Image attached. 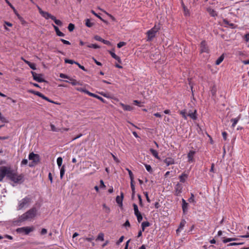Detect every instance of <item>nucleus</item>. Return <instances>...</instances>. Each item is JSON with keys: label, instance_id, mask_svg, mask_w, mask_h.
Segmentation results:
<instances>
[{"label": "nucleus", "instance_id": "1", "mask_svg": "<svg viewBox=\"0 0 249 249\" xmlns=\"http://www.w3.org/2000/svg\"><path fill=\"white\" fill-rule=\"evenodd\" d=\"M37 213V209L36 207H33L19 216L18 221L21 222L31 221L36 216Z\"/></svg>", "mask_w": 249, "mask_h": 249}, {"label": "nucleus", "instance_id": "2", "mask_svg": "<svg viewBox=\"0 0 249 249\" xmlns=\"http://www.w3.org/2000/svg\"><path fill=\"white\" fill-rule=\"evenodd\" d=\"M32 202V199L29 196H25L20 200H18L17 210L19 211L25 209L29 207Z\"/></svg>", "mask_w": 249, "mask_h": 249}, {"label": "nucleus", "instance_id": "3", "mask_svg": "<svg viewBox=\"0 0 249 249\" xmlns=\"http://www.w3.org/2000/svg\"><path fill=\"white\" fill-rule=\"evenodd\" d=\"M8 178L15 183H20L23 181V176L22 175H18L14 173L11 169Z\"/></svg>", "mask_w": 249, "mask_h": 249}, {"label": "nucleus", "instance_id": "4", "mask_svg": "<svg viewBox=\"0 0 249 249\" xmlns=\"http://www.w3.org/2000/svg\"><path fill=\"white\" fill-rule=\"evenodd\" d=\"M160 29V25H155L153 28L148 31L146 33L147 36V40L149 41H151Z\"/></svg>", "mask_w": 249, "mask_h": 249}, {"label": "nucleus", "instance_id": "5", "mask_svg": "<svg viewBox=\"0 0 249 249\" xmlns=\"http://www.w3.org/2000/svg\"><path fill=\"white\" fill-rule=\"evenodd\" d=\"M29 160H32L31 163L29 164V166L32 167L36 165L39 161V156L38 154H36L32 152L29 154Z\"/></svg>", "mask_w": 249, "mask_h": 249}, {"label": "nucleus", "instance_id": "6", "mask_svg": "<svg viewBox=\"0 0 249 249\" xmlns=\"http://www.w3.org/2000/svg\"><path fill=\"white\" fill-rule=\"evenodd\" d=\"M10 168L6 166L0 167V181H2L3 178L6 176L8 177Z\"/></svg>", "mask_w": 249, "mask_h": 249}, {"label": "nucleus", "instance_id": "7", "mask_svg": "<svg viewBox=\"0 0 249 249\" xmlns=\"http://www.w3.org/2000/svg\"><path fill=\"white\" fill-rule=\"evenodd\" d=\"M34 230V228L33 227H24L18 228L17 229V231L18 233H24L25 234H28L30 232L33 231Z\"/></svg>", "mask_w": 249, "mask_h": 249}, {"label": "nucleus", "instance_id": "8", "mask_svg": "<svg viewBox=\"0 0 249 249\" xmlns=\"http://www.w3.org/2000/svg\"><path fill=\"white\" fill-rule=\"evenodd\" d=\"M32 74L33 77V78L36 81L38 82H43L44 81V80L43 78V75L40 74L36 73L35 72L32 71Z\"/></svg>", "mask_w": 249, "mask_h": 249}, {"label": "nucleus", "instance_id": "9", "mask_svg": "<svg viewBox=\"0 0 249 249\" xmlns=\"http://www.w3.org/2000/svg\"><path fill=\"white\" fill-rule=\"evenodd\" d=\"M200 51L201 53H209V49L207 46L205 41H202L201 42Z\"/></svg>", "mask_w": 249, "mask_h": 249}, {"label": "nucleus", "instance_id": "10", "mask_svg": "<svg viewBox=\"0 0 249 249\" xmlns=\"http://www.w3.org/2000/svg\"><path fill=\"white\" fill-rule=\"evenodd\" d=\"M35 95H37L38 96L41 97L42 99L52 103L56 104L55 102L51 100L50 99H49L46 96H44L43 94L41 93L38 92V91H35L33 92Z\"/></svg>", "mask_w": 249, "mask_h": 249}, {"label": "nucleus", "instance_id": "11", "mask_svg": "<svg viewBox=\"0 0 249 249\" xmlns=\"http://www.w3.org/2000/svg\"><path fill=\"white\" fill-rule=\"evenodd\" d=\"M163 161L167 166H169L170 165L174 164L175 163L174 159L170 157L166 158Z\"/></svg>", "mask_w": 249, "mask_h": 249}, {"label": "nucleus", "instance_id": "12", "mask_svg": "<svg viewBox=\"0 0 249 249\" xmlns=\"http://www.w3.org/2000/svg\"><path fill=\"white\" fill-rule=\"evenodd\" d=\"M187 116H189L191 118H192L193 120H196L197 119L196 110H194V111L190 110L189 111L187 112Z\"/></svg>", "mask_w": 249, "mask_h": 249}, {"label": "nucleus", "instance_id": "13", "mask_svg": "<svg viewBox=\"0 0 249 249\" xmlns=\"http://www.w3.org/2000/svg\"><path fill=\"white\" fill-rule=\"evenodd\" d=\"M186 224V221L185 220H182L180 223L179 227L178 229L176 230V232L177 234L179 233L183 229L184 227L185 226V225Z\"/></svg>", "mask_w": 249, "mask_h": 249}, {"label": "nucleus", "instance_id": "14", "mask_svg": "<svg viewBox=\"0 0 249 249\" xmlns=\"http://www.w3.org/2000/svg\"><path fill=\"white\" fill-rule=\"evenodd\" d=\"M182 187L179 183L177 184L175 187V193L177 196H179L182 192Z\"/></svg>", "mask_w": 249, "mask_h": 249}, {"label": "nucleus", "instance_id": "15", "mask_svg": "<svg viewBox=\"0 0 249 249\" xmlns=\"http://www.w3.org/2000/svg\"><path fill=\"white\" fill-rule=\"evenodd\" d=\"M42 17H43L45 18L48 19L51 18L52 19L53 18V16L51 14L47 12H44L43 14L41 15Z\"/></svg>", "mask_w": 249, "mask_h": 249}, {"label": "nucleus", "instance_id": "16", "mask_svg": "<svg viewBox=\"0 0 249 249\" xmlns=\"http://www.w3.org/2000/svg\"><path fill=\"white\" fill-rule=\"evenodd\" d=\"M195 154V152L194 151H190L188 154V159L189 162L193 161V157Z\"/></svg>", "mask_w": 249, "mask_h": 249}, {"label": "nucleus", "instance_id": "17", "mask_svg": "<svg viewBox=\"0 0 249 249\" xmlns=\"http://www.w3.org/2000/svg\"><path fill=\"white\" fill-rule=\"evenodd\" d=\"M53 27L56 32V35L59 36H64L65 35L60 31L59 28L55 25H53Z\"/></svg>", "mask_w": 249, "mask_h": 249}, {"label": "nucleus", "instance_id": "18", "mask_svg": "<svg viewBox=\"0 0 249 249\" xmlns=\"http://www.w3.org/2000/svg\"><path fill=\"white\" fill-rule=\"evenodd\" d=\"M87 94H88L91 97H94L95 98H96L98 99L99 100H100V101H101L102 102H104V99L102 97H101L96 94H95L91 93L89 91H88Z\"/></svg>", "mask_w": 249, "mask_h": 249}, {"label": "nucleus", "instance_id": "19", "mask_svg": "<svg viewBox=\"0 0 249 249\" xmlns=\"http://www.w3.org/2000/svg\"><path fill=\"white\" fill-rule=\"evenodd\" d=\"M121 196H117L116 198V202L121 205H122V202H123V193H121Z\"/></svg>", "mask_w": 249, "mask_h": 249}, {"label": "nucleus", "instance_id": "20", "mask_svg": "<svg viewBox=\"0 0 249 249\" xmlns=\"http://www.w3.org/2000/svg\"><path fill=\"white\" fill-rule=\"evenodd\" d=\"M120 105L122 107V108L125 110L131 111L133 109L132 107L129 105H126L123 103H120Z\"/></svg>", "mask_w": 249, "mask_h": 249}, {"label": "nucleus", "instance_id": "21", "mask_svg": "<svg viewBox=\"0 0 249 249\" xmlns=\"http://www.w3.org/2000/svg\"><path fill=\"white\" fill-rule=\"evenodd\" d=\"M109 53L110 54V55L113 58H114L117 61H118V62L119 63H121V60L120 57L117 56L114 53H113L111 51H109Z\"/></svg>", "mask_w": 249, "mask_h": 249}, {"label": "nucleus", "instance_id": "22", "mask_svg": "<svg viewBox=\"0 0 249 249\" xmlns=\"http://www.w3.org/2000/svg\"><path fill=\"white\" fill-rule=\"evenodd\" d=\"M182 210L183 213H185V212L188 209V203L186 202V201L184 199H182Z\"/></svg>", "mask_w": 249, "mask_h": 249}, {"label": "nucleus", "instance_id": "23", "mask_svg": "<svg viewBox=\"0 0 249 249\" xmlns=\"http://www.w3.org/2000/svg\"><path fill=\"white\" fill-rule=\"evenodd\" d=\"M150 151L151 153L152 154V155L155 158H156V159H157L158 160H160V158L159 157V156L158 155V153L156 150L151 148L150 149Z\"/></svg>", "mask_w": 249, "mask_h": 249}, {"label": "nucleus", "instance_id": "24", "mask_svg": "<svg viewBox=\"0 0 249 249\" xmlns=\"http://www.w3.org/2000/svg\"><path fill=\"white\" fill-rule=\"evenodd\" d=\"M188 175L186 174L183 173L179 176L180 181L182 182H184L186 179L187 178Z\"/></svg>", "mask_w": 249, "mask_h": 249}, {"label": "nucleus", "instance_id": "25", "mask_svg": "<svg viewBox=\"0 0 249 249\" xmlns=\"http://www.w3.org/2000/svg\"><path fill=\"white\" fill-rule=\"evenodd\" d=\"M223 23L226 26H228L231 27V28H233L234 27V24H233L232 23H230L229 21L228 20H227V19L223 20Z\"/></svg>", "mask_w": 249, "mask_h": 249}, {"label": "nucleus", "instance_id": "26", "mask_svg": "<svg viewBox=\"0 0 249 249\" xmlns=\"http://www.w3.org/2000/svg\"><path fill=\"white\" fill-rule=\"evenodd\" d=\"M224 58V54L221 55L215 61V64L216 65H219L223 61Z\"/></svg>", "mask_w": 249, "mask_h": 249}, {"label": "nucleus", "instance_id": "27", "mask_svg": "<svg viewBox=\"0 0 249 249\" xmlns=\"http://www.w3.org/2000/svg\"><path fill=\"white\" fill-rule=\"evenodd\" d=\"M85 24L88 27H91L94 23L91 22L89 19L87 18L85 20Z\"/></svg>", "mask_w": 249, "mask_h": 249}, {"label": "nucleus", "instance_id": "28", "mask_svg": "<svg viewBox=\"0 0 249 249\" xmlns=\"http://www.w3.org/2000/svg\"><path fill=\"white\" fill-rule=\"evenodd\" d=\"M187 111L185 109L182 110L180 111V114L182 115V117L186 120L187 119Z\"/></svg>", "mask_w": 249, "mask_h": 249}, {"label": "nucleus", "instance_id": "29", "mask_svg": "<svg viewBox=\"0 0 249 249\" xmlns=\"http://www.w3.org/2000/svg\"><path fill=\"white\" fill-rule=\"evenodd\" d=\"M150 226V223L147 222H143L142 223V231H144L145 228Z\"/></svg>", "mask_w": 249, "mask_h": 249}, {"label": "nucleus", "instance_id": "30", "mask_svg": "<svg viewBox=\"0 0 249 249\" xmlns=\"http://www.w3.org/2000/svg\"><path fill=\"white\" fill-rule=\"evenodd\" d=\"M239 119L238 118L231 119V121L232 123L231 126L232 127H234L235 125L237 124L238 122Z\"/></svg>", "mask_w": 249, "mask_h": 249}, {"label": "nucleus", "instance_id": "31", "mask_svg": "<svg viewBox=\"0 0 249 249\" xmlns=\"http://www.w3.org/2000/svg\"><path fill=\"white\" fill-rule=\"evenodd\" d=\"M52 20H53L54 22H55V23L56 24H57V25H59V26H62V22H61V21H60L59 19H57L54 16L53 17V18L52 19Z\"/></svg>", "mask_w": 249, "mask_h": 249}, {"label": "nucleus", "instance_id": "32", "mask_svg": "<svg viewBox=\"0 0 249 249\" xmlns=\"http://www.w3.org/2000/svg\"><path fill=\"white\" fill-rule=\"evenodd\" d=\"M50 126H51V130L53 131V132H58V131L61 130L60 129L56 128L54 126V125H53V124H51Z\"/></svg>", "mask_w": 249, "mask_h": 249}, {"label": "nucleus", "instance_id": "33", "mask_svg": "<svg viewBox=\"0 0 249 249\" xmlns=\"http://www.w3.org/2000/svg\"><path fill=\"white\" fill-rule=\"evenodd\" d=\"M126 170L128 171V174L129 175V177H130V180H131V181H134V176H133V174L132 173V172H131V170H130L128 168H126Z\"/></svg>", "mask_w": 249, "mask_h": 249}, {"label": "nucleus", "instance_id": "34", "mask_svg": "<svg viewBox=\"0 0 249 249\" xmlns=\"http://www.w3.org/2000/svg\"><path fill=\"white\" fill-rule=\"evenodd\" d=\"M0 121L2 122V123H8V121H7V120L6 119V118H5L2 114L1 113H0Z\"/></svg>", "mask_w": 249, "mask_h": 249}, {"label": "nucleus", "instance_id": "35", "mask_svg": "<svg viewBox=\"0 0 249 249\" xmlns=\"http://www.w3.org/2000/svg\"><path fill=\"white\" fill-rule=\"evenodd\" d=\"M130 186L132 190V195H134L135 193L134 181H130Z\"/></svg>", "mask_w": 249, "mask_h": 249}, {"label": "nucleus", "instance_id": "36", "mask_svg": "<svg viewBox=\"0 0 249 249\" xmlns=\"http://www.w3.org/2000/svg\"><path fill=\"white\" fill-rule=\"evenodd\" d=\"M62 161H63V160L61 157H58L57 159V163L58 166L59 167L62 165Z\"/></svg>", "mask_w": 249, "mask_h": 249}, {"label": "nucleus", "instance_id": "37", "mask_svg": "<svg viewBox=\"0 0 249 249\" xmlns=\"http://www.w3.org/2000/svg\"><path fill=\"white\" fill-rule=\"evenodd\" d=\"M68 28L70 32H72L74 29V25L72 23H70Z\"/></svg>", "mask_w": 249, "mask_h": 249}, {"label": "nucleus", "instance_id": "38", "mask_svg": "<svg viewBox=\"0 0 249 249\" xmlns=\"http://www.w3.org/2000/svg\"><path fill=\"white\" fill-rule=\"evenodd\" d=\"M97 240H101L102 241H104V234L103 233H100L98 235Z\"/></svg>", "mask_w": 249, "mask_h": 249}, {"label": "nucleus", "instance_id": "39", "mask_svg": "<svg viewBox=\"0 0 249 249\" xmlns=\"http://www.w3.org/2000/svg\"><path fill=\"white\" fill-rule=\"evenodd\" d=\"M222 239H223V240H222L223 242L224 243H226L232 241V238L223 237Z\"/></svg>", "mask_w": 249, "mask_h": 249}, {"label": "nucleus", "instance_id": "40", "mask_svg": "<svg viewBox=\"0 0 249 249\" xmlns=\"http://www.w3.org/2000/svg\"><path fill=\"white\" fill-rule=\"evenodd\" d=\"M65 62L66 63H69V64H76V62L74 61L73 60L68 59H65Z\"/></svg>", "mask_w": 249, "mask_h": 249}, {"label": "nucleus", "instance_id": "41", "mask_svg": "<svg viewBox=\"0 0 249 249\" xmlns=\"http://www.w3.org/2000/svg\"><path fill=\"white\" fill-rule=\"evenodd\" d=\"M65 173V167L63 166L60 169V178H62Z\"/></svg>", "mask_w": 249, "mask_h": 249}, {"label": "nucleus", "instance_id": "42", "mask_svg": "<svg viewBox=\"0 0 249 249\" xmlns=\"http://www.w3.org/2000/svg\"><path fill=\"white\" fill-rule=\"evenodd\" d=\"M70 80L71 81V83L73 86L77 85L78 84V82L76 80H75L74 79H72L71 78H70Z\"/></svg>", "mask_w": 249, "mask_h": 249}, {"label": "nucleus", "instance_id": "43", "mask_svg": "<svg viewBox=\"0 0 249 249\" xmlns=\"http://www.w3.org/2000/svg\"><path fill=\"white\" fill-rule=\"evenodd\" d=\"M243 244V243H235V242H233V243H231L227 245V246L228 247H230V246H236V245H242Z\"/></svg>", "mask_w": 249, "mask_h": 249}, {"label": "nucleus", "instance_id": "44", "mask_svg": "<svg viewBox=\"0 0 249 249\" xmlns=\"http://www.w3.org/2000/svg\"><path fill=\"white\" fill-rule=\"evenodd\" d=\"M78 91H81V92H84L86 94L88 93V90H87L86 89H83V88H77L76 89Z\"/></svg>", "mask_w": 249, "mask_h": 249}, {"label": "nucleus", "instance_id": "45", "mask_svg": "<svg viewBox=\"0 0 249 249\" xmlns=\"http://www.w3.org/2000/svg\"><path fill=\"white\" fill-rule=\"evenodd\" d=\"M88 47L89 48H93L94 49H98L99 48V46L96 44H91L90 45H88Z\"/></svg>", "mask_w": 249, "mask_h": 249}, {"label": "nucleus", "instance_id": "46", "mask_svg": "<svg viewBox=\"0 0 249 249\" xmlns=\"http://www.w3.org/2000/svg\"><path fill=\"white\" fill-rule=\"evenodd\" d=\"M145 167L148 172H151L152 171V168L150 165L145 164Z\"/></svg>", "mask_w": 249, "mask_h": 249}, {"label": "nucleus", "instance_id": "47", "mask_svg": "<svg viewBox=\"0 0 249 249\" xmlns=\"http://www.w3.org/2000/svg\"><path fill=\"white\" fill-rule=\"evenodd\" d=\"M125 44H126V43L124 42H120L119 43H118L117 47L119 48H120L124 46Z\"/></svg>", "mask_w": 249, "mask_h": 249}, {"label": "nucleus", "instance_id": "48", "mask_svg": "<svg viewBox=\"0 0 249 249\" xmlns=\"http://www.w3.org/2000/svg\"><path fill=\"white\" fill-rule=\"evenodd\" d=\"M59 76L62 78H67L69 80L71 78L70 77H69L68 76L64 73H60Z\"/></svg>", "mask_w": 249, "mask_h": 249}, {"label": "nucleus", "instance_id": "49", "mask_svg": "<svg viewBox=\"0 0 249 249\" xmlns=\"http://www.w3.org/2000/svg\"><path fill=\"white\" fill-rule=\"evenodd\" d=\"M188 201L190 203L194 202L195 201L194 196L192 193L191 194V196L188 199Z\"/></svg>", "mask_w": 249, "mask_h": 249}, {"label": "nucleus", "instance_id": "50", "mask_svg": "<svg viewBox=\"0 0 249 249\" xmlns=\"http://www.w3.org/2000/svg\"><path fill=\"white\" fill-rule=\"evenodd\" d=\"M28 66L33 70L36 69V65L34 63H30Z\"/></svg>", "mask_w": 249, "mask_h": 249}, {"label": "nucleus", "instance_id": "51", "mask_svg": "<svg viewBox=\"0 0 249 249\" xmlns=\"http://www.w3.org/2000/svg\"><path fill=\"white\" fill-rule=\"evenodd\" d=\"M94 39L96 40L99 41H101V42H102V41L103 40V39H102L100 36H94Z\"/></svg>", "mask_w": 249, "mask_h": 249}, {"label": "nucleus", "instance_id": "52", "mask_svg": "<svg viewBox=\"0 0 249 249\" xmlns=\"http://www.w3.org/2000/svg\"><path fill=\"white\" fill-rule=\"evenodd\" d=\"M28 163V160L27 159H23L21 162V165H25Z\"/></svg>", "mask_w": 249, "mask_h": 249}, {"label": "nucleus", "instance_id": "53", "mask_svg": "<svg viewBox=\"0 0 249 249\" xmlns=\"http://www.w3.org/2000/svg\"><path fill=\"white\" fill-rule=\"evenodd\" d=\"M124 236H122L120 239H119V240L116 242V244L117 245H119L121 242H123V240H124Z\"/></svg>", "mask_w": 249, "mask_h": 249}, {"label": "nucleus", "instance_id": "54", "mask_svg": "<svg viewBox=\"0 0 249 249\" xmlns=\"http://www.w3.org/2000/svg\"><path fill=\"white\" fill-rule=\"evenodd\" d=\"M84 240L88 241L89 242L92 241L93 240H94V237L93 236H91V237H88V238H83Z\"/></svg>", "mask_w": 249, "mask_h": 249}, {"label": "nucleus", "instance_id": "55", "mask_svg": "<svg viewBox=\"0 0 249 249\" xmlns=\"http://www.w3.org/2000/svg\"><path fill=\"white\" fill-rule=\"evenodd\" d=\"M143 194H144V196H145L146 200L148 201V202H150V200L148 197V193L147 192H145L143 193Z\"/></svg>", "mask_w": 249, "mask_h": 249}, {"label": "nucleus", "instance_id": "56", "mask_svg": "<svg viewBox=\"0 0 249 249\" xmlns=\"http://www.w3.org/2000/svg\"><path fill=\"white\" fill-rule=\"evenodd\" d=\"M47 232V229L43 228L41 230L40 233L41 235H44V234H46Z\"/></svg>", "mask_w": 249, "mask_h": 249}, {"label": "nucleus", "instance_id": "57", "mask_svg": "<svg viewBox=\"0 0 249 249\" xmlns=\"http://www.w3.org/2000/svg\"><path fill=\"white\" fill-rule=\"evenodd\" d=\"M60 40L64 44L66 45H70L71 43L69 41L66 40L64 39H60Z\"/></svg>", "mask_w": 249, "mask_h": 249}, {"label": "nucleus", "instance_id": "58", "mask_svg": "<svg viewBox=\"0 0 249 249\" xmlns=\"http://www.w3.org/2000/svg\"><path fill=\"white\" fill-rule=\"evenodd\" d=\"M100 188H106V185L104 184V181L103 180H101L100 181Z\"/></svg>", "mask_w": 249, "mask_h": 249}, {"label": "nucleus", "instance_id": "59", "mask_svg": "<svg viewBox=\"0 0 249 249\" xmlns=\"http://www.w3.org/2000/svg\"><path fill=\"white\" fill-rule=\"evenodd\" d=\"M137 218L138 221L139 223L141 222L142 219V214L137 215Z\"/></svg>", "mask_w": 249, "mask_h": 249}, {"label": "nucleus", "instance_id": "60", "mask_svg": "<svg viewBox=\"0 0 249 249\" xmlns=\"http://www.w3.org/2000/svg\"><path fill=\"white\" fill-rule=\"evenodd\" d=\"M133 206L134 207V212L137 213V212L139 211L137 205L136 204H133Z\"/></svg>", "mask_w": 249, "mask_h": 249}, {"label": "nucleus", "instance_id": "61", "mask_svg": "<svg viewBox=\"0 0 249 249\" xmlns=\"http://www.w3.org/2000/svg\"><path fill=\"white\" fill-rule=\"evenodd\" d=\"M76 64L79 67V68L82 69V70L86 71V69H85L84 67L83 66H81L80 64H79L78 62H76Z\"/></svg>", "mask_w": 249, "mask_h": 249}, {"label": "nucleus", "instance_id": "62", "mask_svg": "<svg viewBox=\"0 0 249 249\" xmlns=\"http://www.w3.org/2000/svg\"><path fill=\"white\" fill-rule=\"evenodd\" d=\"M244 39L246 42H248L249 41V34L245 35L244 36Z\"/></svg>", "mask_w": 249, "mask_h": 249}, {"label": "nucleus", "instance_id": "63", "mask_svg": "<svg viewBox=\"0 0 249 249\" xmlns=\"http://www.w3.org/2000/svg\"><path fill=\"white\" fill-rule=\"evenodd\" d=\"M222 135L224 140L226 141L227 140V133L226 132H223Z\"/></svg>", "mask_w": 249, "mask_h": 249}, {"label": "nucleus", "instance_id": "64", "mask_svg": "<svg viewBox=\"0 0 249 249\" xmlns=\"http://www.w3.org/2000/svg\"><path fill=\"white\" fill-rule=\"evenodd\" d=\"M91 13L94 15L95 16H96L97 17H98L99 18H100V19H101L102 20H103V19L102 18L99 16L97 14H96L93 10H92L91 11Z\"/></svg>", "mask_w": 249, "mask_h": 249}]
</instances>
